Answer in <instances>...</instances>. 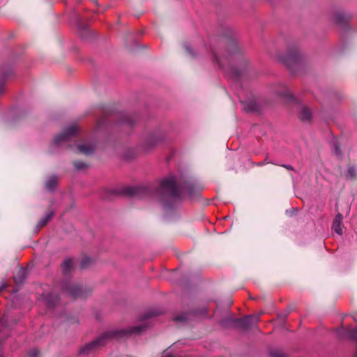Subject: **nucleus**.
Returning a JSON list of instances; mask_svg holds the SVG:
<instances>
[{"mask_svg": "<svg viewBox=\"0 0 357 357\" xmlns=\"http://www.w3.org/2000/svg\"><path fill=\"white\" fill-rule=\"evenodd\" d=\"M160 190L166 197L173 199L181 198V190L176 185L173 176L165 178L162 180Z\"/></svg>", "mask_w": 357, "mask_h": 357, "instance_id": "nucleus-1", "label": "nucleus"}, {"mask_svg": "<svg viewBox=\"0 0 357 357\" xmlns=\"http://www.w3.org/2000/svg\"><path fill=\"white\" fill-rule=\"evenodd\" d=\"M120 332L118 331H110L104 333L100 336H99L96 340L87 344L84 347H82L80 349L79 352L81 354H88L95 347L104 345L109 339H110L112 337L116 336Z\"/></svg>", "mask_w": 357, "mask_h": 357, "instance_id": "nucleus-2", "label": "nucleus"}, {"mask_svg": "<svg viewBox=\"0 0 357 357\" xmlns=\"http://www.w3.org/2000/svg\"><path fill=\"white\" fill-rule=\"evenodd\" d=\"M259 321V315L246 316L242 319H234V323L241 328L247 329Z\"/></svg>", "mask_w": 357, "mask_h": 357, "instance_id": "nucleus-3", "label": "nucleus"}, {"mask_svg": "<svg viewBox=\"0 0 357 357\" xmlns=\"http://www.w3.org/2000/svg\"><path fill=\"white\" fill-rule=\"evenodd\" d=\"M77 126L76 124H72L67 127L63 131L55 137L54 143L59 144L61 142L68 141L69 138L75 135L77 132Z\"/></svg>", "mask_w": 357, "mask_h": 357, "instance_id": "nucleus-4", "label": "nucleus"}, {"mask_svg": "<svg viewBox=\"0 0 357 357\" xmlns=\"http://www.w3.org/2000/svg\"><path fill=\"white\" fill-rule=\"evenodd\" d=\"M63 291L74 298L85 296L83 289L78 284L66 285Z\"/></svg>", "mask_w": 357, "mask_h": 357, "instance_id": "nucleus-5", "label": "nucleus"}, {"mask_svg": "<svg viewBox=\"0 0 357 357\" xmlns=\"http://www.w3.org/2000/svg\"><path fill=\"white\" fill-rule=\"evenodd\" d=\"M244 111L247 112H257L259 109V105L257 100L254 98H248L244 101H241Z\"/></svg>", "mask_w": 357, "mask_h": 357, "instance_id": "nucleus-6", "label": "nucleus"}, {"mask_svg": "<svg viewBox=\"0 0 357 357\" xmlns=\"http://www.w3.org/2000/svg\"><path fill=\"white\" fill-rule=\"evenodd\" d=\"M343 217L340 213H337L333 220V229L339 235L342 234L341 224L342 221Z\"/></svg>", "mask_w": 357, "mask_h": 357, "instance_id": "nucleus-7", "label": "nucleus"}, {"mask_svg": "<svg viewBox=\"0 0 357 357\" xmlns=\"http://www.w3.org/2000/svg\"><path fill=\"white\" fill-rule=\"evenodd\" d=\"M26 279V270L24 268H20L14 275L15 282L17 284H22Z\"/></svg>", "mask_w": 357, "mask_h": 357, "instance_id": "nucleus-8", "label": "nucleus"}, {"mask_svg": "<svg viewBox=\"0 0 357 357\" xmlns=\"http://www.w3.org/2000/svg\"><path fill=\"white\" fill-rule=\"evenodd\" d=\"M95 146L92 144H80L78 145L77 149L79 151L80 153L84 154V155H89L91 154L94 150H95Z\"/></svg>", "mask_w": 357, "mask_h": 357, "instance_id": "nucleus-9", "label": "nucleus"}, {"mask_svg": "<svg viewBox=\"0 0 357 357\" xmlns=\"http://www.w3.org/2000/svg\"><path fill=\"white\" fill-rule=\"evenodd\" d=\"M54 211L49 210L45 215L38 222L37 227L40 228L47 224V222L54 217Z\"/></svg>", "mask_w": 357, "mask_h": 357, "instance_id": "nucleus-10", "label": "nucleus"}, {"mask_svg": "<svg viewBox=\"0 0 357 357\" xmlns=\"http://www.w3.org/2000/svg\"><path fill=\"white\" fill-rule=\"evenodd\" d=\"M58 178L55 176H51L45 182V188L47 190L54 191L57 185Z\"/></svg>", "mask_w": 357, "mask_h": 357, "instance_id": "nucleus-11", "label": "nucleus"}, {"mask_svg": "<svg viewBox=\"0 0 357 357\" xmlns=\"http://www.w3.org/2000/svg\"><path fill=\"white\" fill-rule=\"evenodd\" d=\"M312 117L310 110L305 107H302L299 112V118L301 121H310Z\"/></svg>", "mask_w": 357, "mask_h": 357, "instance_id": "nucleus-12", "label": "nucleus"}, {"mask_svg": "<svg viewBox=\"0 0 357 357\" xmlns=\"http://www.w3.org/2000/svg\"><path fill=\"white\" fill-rule=\"evenodd\" d=\"M73 268V261L71 259H66L62 264V270L64 274L70 273Z\"/></svg>", "mask_w": 357, "mask_h": 357, "instance_id": "nucleus-13", "label": "nucleus"}, {"mask_svg": "<svg viewBox=\"0 0 357 357\" xmlns=\"http://www.w3.org/2000/svg\"><path fill=\"white\" fill-rule=\"evenodd\" d=\"M194 188L195 186L192 183H188L183 188V190H184L189 197H192L194 195Z\"/></svg>", "mask_w": 357, "mask_h": 357, "instance_id": "nucleus-14", "label": "nucleus"}, {"mask_svg": "<svg viewBox=\"0 0 357 357\" xmlns=\"http://www.w3.org/2000/svg\"><path fill=\"white\" fill-rule=\"evenodd\" d=\"M59 301V299L57 296L53 298L52 295H49L47 298V303L49 307H54Z\"/></svg>", "mask_w": 357, "mask_h": 357, "instance_id": "nucleus-15", "label": "nucleus"}, {"mask_svg": "<svg viewBox=\"0 0 357 357\" xmlns=\"http://www.w3.org/2000/svg\"><path fill=\"white\" fill-rule=\"evenodd\" d=\"M74 166L77 170H84L88 167V165L82 161L75 162Z\"/></svg>", "mask_w": 357, "mask_h": 357, "instance_id": "nucleus-16", "label": "nucleus"}, {"mask_svg": "<svg viewBox=\"0 0 357 357\" xmlns=\"http://www.w3.org/2000/svg\"><path fill=\"white\" fill-rule=\"evenodd\" d=\"M144 326H134L129 329L128 331L129 333H140L144 329Z\"/></svg>", "mask_w": 357, "mask_h": 357, "instance_id": "nucleus-17", "label": "nucleus"}, {"mask_svg": "<svg viewBox=\"0 0 357 357\" xmlns=\"http://www.w3.org/2000/svg\"><path fill=\"white\" fill-rule=\"evenodd\" d=\"M356 175V169L354 167H349L347 170V178H354Z\"/></svg>", "mask_w": 357, "mask_h": 357, "instance_id": "nucleus-18", "label": "nucleus"}, {"mask_svg": "<svg viewBox=\"0 0 357 357\" xmlns=\"http://www.w3.org/2000/svg\"><path fill=\"white\" fill-rule=\"evenodd\" d=\"M350 338L357 341V328L351 330L349 333Z\"/></svg>", "mask_w": 357, "mask_h": 357, "instance_id": "nucleus-19", "label": "nucleus"}, {"mask_svg": "<svg viewBox=\"0 0 357 357\" xmlns=\"http://www.w3.org/2000/svg\"><path fill=\"white\" fill-rule=\"evenodd\" d=\"M38 351L36 349H32L28 353V357H38Z\"/></svg>", "mask_w": 357, "mask_h": 357, "instance_id": "nucleus-20", "label": "nucleus"}, {"mask_svg": "<svg viewBox=\"0 0 357 357\" xmlns=\"http://www.w3.org/2000/svg\"><path fill=\"white\" fill-rule=\"evenodd\" d=\"M174 319L176 321H185L187 320V317L185 314H182L175 317Z\"/></svg>", "mask_w": 357, "mask_h": 357, "instance_id": "nucleus-21", "label": "nucleus"}, {"mask_svg": "<svg viewBox=\"0 0 357 357\" xmlns=\"http://www.w3.org/2000/svg\"><path fill=\"white\" fill-rule=\"evenodd\" d=\"M139 190L138 188H130L128 190V193L131 195H137Z\"/></svg>", "mask_w": 357, "mask_h": 357, "instance_id": "nucleus-22", "label": "nucleus"}, {"mask_svg": "<svg viewBox=\"0 0 357 357\" xmlns=\"http://www.w3.org/2000/svg\"><path fill=\"white\" fill-rule=\"evenodd\" d=\"M230 48L231 50H229V52H235L237 50H238V47L236 44V43L234 42H232L231 44H230Z\"/></svg>", "mask_w": 357, "mask_h": 357, "instance_id": "nucleus-23", "label": "nucleus"}, {"mask_svg": "<svg viewBox=\"0 0 357 357\" xmlns=\"http://www.w3.org/2000/svg\"><path fill=\"white\" fill-rule=\"evenodd\" d=\"M271 162H269L268 160V159H265L264 161L261 162H259V163H257V166H262V165H264L266 164H268V163H270Z\"/></svg>", "mask_w": 357, "mask_h": 357, "instance_id": "nucleus-24", "label": "nucleus"}, {"mask_svg": "<svg viewBox=\"0 0 357 357\" xmlns=\"http://www.w3.org/2000/svg\"><path fill=\"white\" fill-rule=\"evenodd\" d=\"M271 356L272 357H283V356L279 353L277 352H271Z\"/></svg>", "mask_w": 357, "mask_h": 357, "instance_id": "nucleus-25", "label": "nucleus"}, {"mask_svg": "<svg viewBox=\"0 0 357 357\" xmlns=\"http://www.w3.org/2000/svg\"><path fill=\"white\" fill-rule=\"evenodd\" d=\"M282 166L288 170H294V169L293 166H291L290 165H282Z\"/></svg>", "mask_w": 357, "mask_h": 357, "instance_id": "nucleus-26", "label": "nucleus"}, {"mask_svg": "<svg viewBox=\"0 0 357 357\" xmlns=\"http://www.w3.org/2000/svg\"><path fill=\"white\" fill-rule=\"evenodd\" d=\"M158 314L155 313V312H149L146 316V318H150V317H152L153 316H156Z\"/></svg>", "mask_w": 357, "mask_h": 357, "instance_id": "nucleus-27", "label": "nucleus"}, {"mask_svg": "<svg viewBox=\"0 0 357 357\" xmlns=\"http://www.w3.org/2000/svg\"><path fill=\"white\" fill-rule=\"evenodd\" d=\"M215 57L216 61L218 63V65L220 66H222V61H221V59L220 58H218L217 55H215Z\"/></svg>", "mask_w": 357, "mask_h": 357, "instance_id": "nucleus-28", "label": "nucleus"}, {"mask_svg": "<svg viewBox=\"0 0 357 357\" xmlns=\"http://www.w3.org/2000/svg\"><path fill=\"white\" fill-rule=\"evenodd\" d=\"M89 261V259H84L82 261V267H84L86 266L87 263Z\"/></svg>", "mask_w": 357, "mask_h": 357, "instance_id": "nucleus-29", "label": "nucleus"}, {"mask_svg": "<svg viewBox=\"0 0 357 357\" xmlns=\"http://www.w3.org/2000/svg\"><path fill=\"white\" fill-rule=\"evenodd\" d=\"M335 151L337 155H340L341 154L340 149H339V147L337 146H335Z\"/></svg>", "mask_w": 357, "mask_h": 357, "instance_id": "nucleus-30", "label": "nucleus"}, {"mask_svg": "<svg viewBox=\"0 0 357 357\" xmlns=\"http://www.w3.org/2000/svg\"><path fill=\"white\" fill-rule=\"evenodd\" d=\"M186 50L189 52V54H192V50L189 47H186Z\"/></svg>", "mask_w": 357, "mask_h": 357, "instance_id": "nucleus-31", "label": "nucleus"}, {"mask_svg": "<svg viewBox=\"0 0 357 357\" xmlns=\"http://www.w3.org/2000/svg\"><path fill=\"white\" fill-rule=\"evenodd\" d=\"M4 287H5V286H4V285L1 286V287H0V291H1Z\"/></svg>", "mask_w": 357, "mask_h": 357, "instance_id": "nucleus-32", "label": "nucleus"}, {"mask_svg": "<svg viewBox=\"0 0 357 357\" xmlns=\"http://www.w3.org/2000/svg\"><path fill=\"white\" fill-rule=\"evenodd\" d=\"M355 357H357V353L356 354Z\"/></svg>", "mask_w": 357, "mask_h": 357, "instance_id": "nucleus-33", "label": "nucleus"}]
</instances>
